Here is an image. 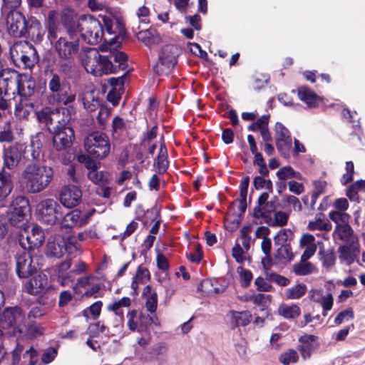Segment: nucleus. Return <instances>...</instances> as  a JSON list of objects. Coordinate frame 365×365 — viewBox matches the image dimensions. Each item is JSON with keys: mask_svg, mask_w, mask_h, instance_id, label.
<instances>
[{"mask_svg": "<svg viewBox=\"0 0 365 365\" xmlns=\"http://www.w3.org/2000/svg\"><path fill=\"white\" fill-rule=\"evenodd\" d=\"M317 245L313 235L308 232L302 234L299 241V247L304 250L301 255L302 259H309L317 252Z\"/></svg>", "mask_w": 365, "mask_h": 365, "instance_id": "4be33fe9", "label": "nucleus"}, {"mask_svg": "<svg viewBox=\"0 0 365 365\" xmlns=\"http://www.w3.org/2000/svg\"><path fill=\"white\" fill-rule=\"evenodd\" d=\"M143 295L146 298L145 307L148 311L151 313L155 312L158 305L157 293L151 291L150 286H146L143 289Z\"/></svg>", "mask_w": 365, "mask_h": 365, "instance_id": "58836bf2", "label": "nucleus"}, {"mask_svg": "<svg viewBox=\"0 0 365 365\" xmlns=\"http://www.w3.org/2000/svg\"><path fill=\"white\" fill-rule=\"evenodd\" d=\"M123 317H116L115 322L109 327L101 324L100 322L90 326L91 331H99L105 335L110 336H118L122 338L123 333Z\"/></svg>", "mask_w": 365, "mask_h": 365, "instance_id": "aec40b11", "label": "nucleus"}, {"mask_svg": "<svg viewBox=\"0 0 365 365\" xmlns=\"http://www.w3.org/2000/svg\"><path fill=\"white\" fill-rule=\"evenodd\" d=\"M271 299H272V297L269 294H252V302L256 305L265 306L267 304L270 302Z\"/></svg>", "mask_w": 365, "mask_h": 365, "instance_id": "338daca9", "label": "nucleus"}, {"mask_svg": "<svg viewBox=\"0 0 365 365\" xmlns=\"http://www.w3.org/2000/svg\"><path fill=\"white\" fill-rule=\"evenodd\" d=\"M14 62H21L24 67L33 66L38 60L35 48L27 41H17L10 48Z\"/></svg>", "mask_w": 365, "mask_h": 365, "instance_id": "6e6552de", "label": "nucleus"}, {"mask_svg": "<svg viewBox=\"0 0 365 365\" xmlns=\"http://www.w3.org/2000/svg\"><path fill=\"white\" fill-rule=\"evenodd\" d=\"M353 232V230L349 223H344L336 226L334 231V235L337 236L343 241L347 242L350 240Z\"/></svg>", "mask_w": 365, "mask_h": 365, "instance_id": "a19ab883", "label": "nucleus"}, {"mask_svg": "<svg viewBox=\"0 0 365 365\" xmlns=\"http://www.w3.org/2000/svg\"><path fill=\"white\" fill-rule=\"evenodd\" d=\"M81 197V191L77 186L68 185L61 189L59 199L64 207L71 208L80 203Z\"/></svg>", "mask_w": 365, "mask_h": 365, "instance_id": "6ab92c4d", "label": "nucleus"}, {"mask_svg": "<svg viewBox=\"0 0 365 365\" xmlns=\"http://www.w3.org/2000/svg\"><path fill=\"white\" fill-rule=\"evenodd\" d=\"M308 297L311 301L322 306L323 316H326L327 312L332 309L334 297L329 292H324L322 289H312L309 291Z\"/></svg>", "mask_w": 365, "mask_h": 365, "instance_id": "412c9836", "label": "nucleus"}, {"mask_svg": "<svg viewBox=\"0 0 365 365\" xmlns=\"http://www.w3.org/2000/svg\"><path fill=\"white\" fill-rule=\"evenodd\" d=\"M58 112H54V110H51L50 108L46 107L42 108L40 111L36 113V118L41 123H43L46 125H52L56 123L55 118Z\"/></svg>", "mask_w": 365, "mask_h": 365, "instance_id": "ea45409f", "label": "nucleus"}, {"mask_svg": "<svg viewBox=\"0 0 365 365\" xmlns=\"http://www.w3.org/2000/svg\"><path fill=\"white\" fill-rule=\"evenodd\" d=\"M19 73L15 71L4 70L0 74V96L9 99L16 93Z\"/></svg>", "mask_w": 365, "mask_h": 365, "instance_id": "f8f14e48", "label": "nucleus"}, {"mask_svg": "<svg viewBox=\"0 0 365 365\" xmlns=\"http://www.w3.org/2000/svg\"><path fill=\"white\" fill-rule=\"evenodd\" d=\"M307 229L310 231H329L331 229V225L329 223L324 222L320 217H318L308 223Z\"/></svg>", "mask_w": 365, "mask_h": 365, "instance_id": "3c124183", "label": "nucleus"}, {"mask_svg": "<svg viewBox=\"0 0 365 365\" xmlns=\"http://www.w3.org/2000/svg\"><path fill=\"white\" fill-rule=\"evenodd\" d=\"M150 11L145 6L140 7L136 12V18L133 20V30L137 32L138 29H141V25H147L150 22Z\"/></svg>", "mask_w": 365, "mask_h": 365, "instance_id": "473e14b6", "label": "nucleus"}, {"mask_svg": "<svg viewBox=\"0 0 365 365\" xmlns=\"http://www.w3.org/2000/svg\"><path fill=\"white\" fill-rule=\"evenodd\" d=\"M82 62L86 71L96 76L115 72L112 62L107 56L101 55L96 48L86 51Z\"/></svg>", "mask_w": 365, "mask_h": 365, "instance_id": "39448f33", "label": "nucleus"}, {"mask_svg": "<svg viewBox=\"0 0 365 365\" xmlns=\"http://www.w3.org/2000/svg\"><path fill=\"white\" fill-rule=\"evenodd\" d=\"M130 305V299L128 297H123L118 301L108 305L107 309L114 312L115 317H123V312L120 311L121 307H128Z\"/></svg>", "mask_w": 365, "mask_h": 365, "instance_id": "37998d69", "label": "nucleus"}, {"mask_svg": "<svg viewBox=\"0 0 365 365\" xmlns=\"http://www.w3.org/2000/svg\"><path fill=\"white\" fill-rule=\"evenodd\" d=\"M339 258L345 261L348 264L352 263L355 259V255L350 247L341 246L339 249Z\"/></svg>", "mask_w": 365, "mask_h": 365, "instance_id": "5fc2aeb1", "label": "nucleus"}, {"mask_svg": "<svg viewBox=\"0 0 365 365\" xmlns=\"http://www.w3.org/2000/svg\"><path fill=\"white\" fill-rule=\"evenodd\" d=\"M277 175L280 180H287L291 178H299V173H296L292 167L290 166H284L280 168L277 173Z\"/></svg>", "mask_w": 365, "mask_h": 365, "instance_id": "4d7b16f0", "label": "nucleus"}, {"mask_svg": "<svg viewBox=\"0 0 365 365\" xmlns=\"http://www.w3.org/2000/svg\"><path fill=\"white\" fill-rule=\"evenodd\" d=\"M293 272L297 275L304 276L317 272V269L314 264L308 262V259L304 260L301 257L300 262L294 264Z\"/></svg>", "mask_w": 365, "mask_h": 365, "instance_id": "f704fd0d", "label": "nucleus"}, {"mask_svg": "<svg viewBox=\"0 0 365 365\" xmlns=\"http://www.w3.org/2000/svg\"><path fill=\"white\" fill-rule=\"evenodd\" d=\"M103 303L101 301H97L91 304L87 309L84 310V316L88 318L91 315L93 319H96L101 312Z\"/></svg>", "mask_w": 365, "mask_h": 365, "instance_id": "864d4df0", "label": "nucleus"}, {"mask_svg": "<svg viewBox=\"0 0 365 365\" xmlns=\"http://www.w3.org/2000/svg\"><path fill=\"white\" fill-rule=\"evenodd\" d=\"M299 359L297 352L294 349H289L282 353L279 357V361L284 365H289L291 363H296Z\"/></svg>", "mask_w": 365, "mask_h": 365, "instance_id": "603ef678", "label": "nucleus"}, {"mask_svg": "<svg viewBox=\"0 0 365 365\" xmlns=\"http://www.w3.org/2000/svg\"><path fill=\"white\" fill-rule=\"evenodd\" d=\"M54 112H58L55 120L59 125L58 126H66L65 125L73 119L76 115V108L73 106L56 108Z\"/></svg>", "mask_w": 365, "mask_h": 365, "instance_id": "c85d7f7f", "label": "nucleus"}, {"mask_svg": "<svg viewBox=\"0 0 365 365\" xmlns=\"http://www.w3.org/2000/svg\"><path fill=\"white\" fill-rule=\"evenodd\" d=\"M128 128V123L122 118L115 116L112 120L110 134L113 139H118L124 135Z\"/></svg>", "mask_w": 365, "mask_h": 365, "instance_id": "72a5a7b5", "label": "nucleus"}, {"mask_svg": "<svg viewBox=\"0 0 365 365\" xmlns=\"http://www.w3.org/2000/svg\"><path fill=\"white\" fill-rule=\"evenodd\" d=\"M26 330L28 334L32 337H37L43 334V329L42 327L36 323H32L29 325L26 324L24 330Z\"/></svg>", "mask_w": 365, "mask_h": 365, "instance_id": "e2e57ef3", "label": "nucleus"}, {"mask_svg": "<svg viewBox=\"0 0 365 365\" xmlns=\"http://www.w3.org/2000/svg\"><path fill=\"white\" fill-rule=\"evenodd\" d=\"M228 316L230 317L231 322L237 327L246 326L252 320V314L249 311H231Z\"/></svg>", "mask_w": 365, "mask_h": 365, "instance_id": "c9c22d12", "label": "nucleus"}, {"mask_svg": "<svg viewBox=\"0 0 365 365\" xmlns=\"http://www.w3.org/2000/svg\"><path fill=\"white\" fill-rule=\"evenodd\" d=\"M300 344L298 349L301 353L302 358L308 359L312 352L317 348L318 342L317 337L314 335H307L299 339Z\"/></svg>", "mask_w": 365, "mask_h": 365, "instance_id": "cd10ccee", "label": "nucleus"}, {"mask_svg": "<svg viewBox=\"0 0 365 365\" xmlns=\"http://www.w3.org/2000/svg\"><path fill=\"white\" fill-rule=\"evenodd\" d=\"M48 88L50 92L48 100L51 104L68 105L76 99V93L71 91L69 84L62 80L57 73H51L48 82Z\"/></svg>", "mask_w": 365, "mask_h": 365, "instance_id": "20e7f679", "label": "nucleus"}, {"mask_svg": "<svg viewBox=\"0 0 365 365\" xmlns=\"http://www.w3.org/2000/svg\"><path fill=\"white\" fill-rule=\"evenodd\" d=\"M274 138L277 149L284 158H289L292 140L289 130L281 123H277L274 128Z\"/></svg>", "mask_w": 365, "mask_h": 365, "instance_id": "ddd939ff", "label": "nucleus"}, {"mask_svg": "<svg viewBox=\"0 0 365 365\" xmlns=\"http://www.w3.org/2000/svg\"><path fill=\"white\" fill-rule=\"evenodd\" d=\"M336 262V256L332 251H326L322 252V263L326 267H331Z\"/></svg>", "mask_w": 365, "mask_h": 365, "instance_id": "0e129e2a", "label": "nucleus"}, {"mask_svg": "<svg viewBox=\"0 0 365 365\" xmlns=\"http://www.w3.org/2000/svg\"><path fill=\"white\" fill-rule=\"evenodd\" d=\"M47 282V276L44 274H38L25 282L24 290L30 294H36L44 289Z\"/></svg>", "mask_w": 365, "mask_h": 365, "instance_id": "393cba45", "label": "nucleus"}, {"mask_svg": "<svg viewBox=\"0 0 365 365\" xmlns=\"http://www.w3.org/2000/svg\"><path fill=\"white\" fill-rule=\"evenodd\" d=\"M84 148L86 152L93 158L103 159L110 153V143L108 137L103 133L92 132L84 139Z\"/></svg>", "mask_w": 365, "mask_h": 365, "instance_id": "423d86ee", "label": "nucleus"}, {"mask_svg": "<svg viewBox=\"0 0 365 365\" xmlns=\"http://www.w3.org/2000/svg\"><path fill=\"white\" fill-rule=\"evenodd\" d=\"M63 25L68 34L79 32L83 39L89 44H97L103 39L102 25L92 16L82 15L77 21L66 20Z\"/></svg>", "mask_w": 365, "mask_h": 365, "instance_id": "7ed1b4c3", "label": "nucleus"}, {"mask_svg": "<svg viewBox=\"0 0 365 365\" xmlns=\"http://www.w3.org/2000/svg\"><path fill=\"white\" fill-rule=\"evenodd\" d=\"M14 140V135L11 130L10 123H6L4 130L0 131V143H10Z\"/></svg>", "mask_w": 365, "mask_h": 365, "instance_id": "69168bd1", "label": "nucleus"}, {"mask_svg": "<svg viewBox=\"0 0 365 365\" xmlns=\"http://www.w3.org/2000/svg\"><path fill=\"white\" fill-rule=\"evenodd\" d=\"M306 292L307 286L304 284H298L287 289L286 297L290 299H297L302 297Z\"/></svg>", "mask_w": 365, "mask_h": 365, "instance_id": "de8ad7c7", "label": "nucleus"}, {"mask_svg": "<svg viewBox=\"0 0 365 365\" xmlns=\"http://www.w3.org/2000/svg\"><path fill=\"white\" fill-rule=\"evenodd\" d=\"M11 175L2 169L0 171V207L5 205L6 200L13 190Z\"/></svg>", "mask_w": 365, "mask_h": 365, "instance_id": "5701e85b", "label": "nucleus"}, {"mask_svg": "<svg viewBox=\"0 0 365 365\" xmlns=\"http://www.w3.org/2000/svg\"><path fill=\"white\" fill-rule=\"evenodd\" d=\"M281 246L277 249L274 257L278 261H291L294 258L292 248L289 245L280 244Z\"/></svg>", "mask_w": 365, "mask_h": 365, "instance_id": "79ce46f5", "label": "nucleus"}, {"mask_svg": "<svg viewBox=\"0 0 365 365\" xmlns=\"http://www.w3.org/2000/svg\"><path fill=\"white\" fill-rule=\"evenodd\" d=\"M34 110V103L28 98H19L14 108V115L19 120L27 119Z\"/></svg>", "mask_w": 365, "mask_h": 365, "instance_id": "bb28decb", "label": "nucleus"}, {"mask_svg": "<svg viewBox=\"0 0 365 365\" xmlns=\"http://www.w3.org/2000/svg\"><path fill=\"white\" fill-rule=\"evenodd\" d=\"M73 34L61 36L54 41L56 38L55 31L51 27L48 29V38L53 51L58 58L57 67L61 73L67 74L71 71L73 58L79 51V40L73 37Z\"/></svg>", "mask_w": 365, "mask_h": 365, "instance_id": "f257e3e1", "label": "nucleus"}, {"mask_svg": "<svg viewBox=\"0 0 365 365\" xmlns=\"http://www.w3.org/2000/svg\"><path fill=\"white\" fill-rule=\"evenodd\" d=\"M254 186L257 190L265 187L270 192H272V183L270 180H266L260 176L254 178Z\"/></svg>", "mask_w": 365, "mask_h": 365, "instance_id": "680f3d73", "label": "nucleus"}, {"mask_svg": "<svg viewBox=\"0 0 365 365\" xmlns=\"http://www.w3.org/2000/svg\"><path fill=\"white\" fill-rule=\"evenodd\" d=\"M38 269H39V264L36 256H33L31 253L24 252L17 257L16 272L19 277H27Z\"/></svg>", "mask_w": 365, "mask_h": 365, "instance_id": "2eb2a0df", "label": "nucleus"}, {"mask_svg": "<svg viewBox=\"0 0 365 365\" xmlns=\"http://www.w3.org/2000/svg\"><path fill=\"white\" fill-rule=\"evenodd\" d=\"M149 279L150 274L148 270L143 267H138L131 283V288L133 290V294H137L139 285L145 284L149 280Z\"/></svg>", "mask_w": 365, "mask_h": 365, "instance_id": "e433bc0d", "label": "nucleus"}, {"mask_svg": "<svg viewBox=\"0 0 365 365\" xmlns=\"http://www.w3.org/2000/svg\"><path fill=\"white\" fill-rule=\"evenodd\" d=\"M278 313L285 319H295L300 315L301 309L294 304H282L278 307Z\"/></svg>", "mask_w": 365, "mask_h": 365, "instance_id": "4c0bfd02", "label": "nucleus"}, {"mask_svg": "<svg viewBox=\"0 0 365 365\" xmlns=\"http://www.w3.org/2000/svg\"><path fill=\"white\" fill-rule=\"evenodd\" d=\"M108 173L103 171L92 170L88 173V178L98 185H105L108 182Z\"/></svg>", "mask_w": 365, "mask_h": 365, "instance_id": "c03bdc74", "label": "nucleus"}, {"mask_svg": "<svg viewBox=\"0 0 365 365\" xmlns=\"http://www.w3.org/2000/svg\"><path fill=\"white\" fill-rule=\"evenodd\" d=\"M237 272L240 276V280L242 287H248L252 279V272L250 270L243 268L242 267H238L237 269Z\"/></svg>", "mask_w": 365, "mask_h": 365, "instance_id": "6e6d98bb", "label": "nucleus"}, {"mask_svg": "<svg viewBox=\"0 0 365 365\" xmlns=\"http://www.w3.org/2000/svg\"><path fill=\"white\" fill-rule=\"evenodd\" d=\"M6 25L9 33L15 37L23 36L26 34V19L19 11H12L9 13L6 19Z\"/></svg>", "mask_w": 365, "mask_h": 365, "instance_id": "a211bd4d", "label": "nucleus"}, {"mask_svg": "<svg viewBox=\"0 0 365 365\" xmlns=\"http://www.w3.org/2000/svg\"><path fill=\"white\" fill-rule=\"evenodd\" d=\"M167 156V149L164 145L161 144L159 148V153L157 158L158 169V171L161 173H165L168 166Z\"/></svg>", "mask_w": 365, "mask_h": 365, "instance_id": "49530a36", "label": "nucleus"}, {"mask_svg": "<svg viewBox=\"0 0 365 365\" xmlns=\"http://www.w3.org/2000/svg\"><path fill=\"white\" fill-rule=\"evenodd\" d=\"M354 318V312L351 308H349L339 313L334 319V322L336 325H339L343 322H348Z\"/></svg>", "mask_w": 365, "mask_h": 365, "instance_id": "bf43d9fd", "label": "nucleus"}, {"mask_svg": "<svg viewBox=\"0 0 365 365\" xmlns=\"http://www.w3.org/2000/svg\"><path fill=\"white\" fill-rule=\"evenodd\" d=\"M0 327L2 329L13 328L24 331L26 318L20 307H8L0 314Z\"/></svg>", "mask_w": 365, "mask_h": 365, "instance_id": "9d476101", "label": "nucleus"}, {"mask_svg": "<svg viewBox=\"0 0 365 365\" xmlns=\"http://www.w3.org/2000/svg\"><path fill=\"white\" fill-rule=\"evenodd\" d=\"M108 82L113 88L108 92L107 99L108 101L111 102L113 106H116L120 98L119 90H120L123 86V78H111L108 80Z\"/></svg>", "mask_w": 365, "mask_h": 365, "instance_id": "2f4dec72", "label": "nucleus"}, {"mask_svg": "<svg viewBox=\"0 0 365 365\" xmlns=\"http://www.w3.org/2000/svg\"><path fill=\"white\" fill-rule=\"evenodd\" d=\"M43 230L36 224L24 225L19 232V242L26 248L38 247L44 242Z\"/></svg>", "mask_w": 365, "mask_h": 365, "instance_id": "1a4fd4ad", "label": "nucleus"}, {"mask_svg": "<svg viewBox=\"0 0 365 365\" xmlns=\"http://www.w3.org/2000/svg\"><path fill=\"white\" fill-rule=\"evenodd\" d=\"M53 178L51 167L38 163H29L21 173V184L29 193L36 194L44 190Z\"/></svg>", "mask_w": 365, "mask_h": 365, "instance_id": "f03ea898", "label": "nucleus"}, {"mask_svg": "<svg viewBox=\"0 0 365 365\" xmlns=\"http://www.w3.org/2000/svg\"><path fill=\"white\" fill-rule=\"evenodd\" d=\"M35 87V81L31 76L19 74L16 93L19 96V98H28L34 94Z\"/></svg>", "mask_w": 365, "mask_h": 365, "instance_id": "b1692460", "label": "nucleus"}, {"mask_svg": "<svg viewBox=\"0 0 365 365\" xmlns=\"http://www.w3.org/2000/svg\"><path fill=\"white\" fill-rule=\"evenodd\" d=\"M66 251L65 240L61 235L51 237L47 244V253L48 255L59 258Z\"/></svg>", "mask_w": 365, "mask_h": 365, "instance_id": "a878e982", "label": "nucleus"}, {"mask_svg": "<svg viewBox=\"0 0 365 365\" xmlns=\"http://www.w3.org/2000/svg\"><path fill=\"white\" fill-rule=\"evenodd\" d=\"M179 48L175 45H165L159 54V63L157 64L158 73H168L175 65Z\"/></svg>", "mask_w": 365, "mask_h": 365, "instance_id": "9b49d317", "label": "nucleus"}, {"mask_svg": "<svg viewBox=\"0 0 365 365\" xmlns=\"http://www.w3.org/2000/svg\"><path fill=\"white\" fill-rule=\"evenodd\" d=\"M74 131L69 126H56L53 136V145L56 150H63L70 148L74 140Z\"/></svg>", "mask_w": 365, "mask_h": 365, "instance_id": "dca6fc26", "label": "nucleus"}, {"mask_svg": "<svg viewBox=\"0 0 365 365\" xmlns=\"http://www.w3.org/2000/svg\"><path fill=\"white\" fill-rule=\"evenodd\" d=\"M103 21L109 34H120L123 31V25L118 16H105L103 17Z\"/></svg>", "mask_w": 365, "mask_h": 365, "instance_id": "7c9ffc66", "label": "nucleus"}, {"mask_svg": "<svg viewBox=\"0 0 365 365\" xmlns=\"http://www.w3.org/2000/svg\"><path fill=\"white\" fill-rule=\"evenodd\" d=\"M287 220L288 215L285 212L278 211L274 214V218L269 217L265 222L272 227H282L287 224Z\"/></svg>", "mask_w": 365, "mask_h": 365, "instance_id": "a18cd8bd", "label": "nucleus"}, {"mask_svg": "<svg viewBox=\"0 0 365 365\" xmlns=\"http://www.w3.org/2000/svg\"><path fill=\"white\" fill-rule=\"evenodd\" d=\"M30 212L29 202L25 197H16L12 201L8 212L10 222L14 225L22 222Z\"/></svg>", "mask_w": 365, "mask_h": 365, "instance_id": "4468645a", "label": "nucleus"}, {"mask_svg": "<svg viewBox=\"0 0 365 365\" xmlns=\"http://www.w3.org/2000/svg\"><path fill=\"white\" fill-rule=\"evenodd\" d=\"M298 97L309 107L316 106L322 101L313 91L304 86L298 89Z\"/></svg>", "mask_w": 365, "mask_h": 365, "instance_id": "c756f323", "label": "nucleus"}, {"mask_svg": "<svg viewBox=\"0 0 365 365\" xmlns=\"http://www.w3.org/2000/svg\"><path fill=\"white\" fill-rule=\"evenodd\" d=\"M43 135L37 134L31 138V155L33 158H38L40 155L41 149L43 148L42 138Z\"/></svg>", "mask_w": 365, "mask_h": 365, "instance_id": "09e8293b", "label": "nucleus"}, {"mask_svg": "<svg viewBox=\"0 0 365 365\" xmlns=\"http://www.w3.org/2000/svg\"><path fill=\"white\" fill-rule=\"evenodd\" d=\"M24 154V148L23 145L14 144L5 147L3 150V161L4 168H6L9 170H13L16 168L19 163L21 162Z\"/></svg>", "mask_w": 365, "mask_h": 365, "instance_id": "f3484780", "label": "nucleus"}, {"mask_svg": "<svg viewBox=\"0 0 365 365\" xmlns=\"http://www.w3.org/2000/svg\"><path fill=\"white\" fill-rule=\"evenodd\" d=\"M268 124V117L267 116H262L259 118L256 122L251 124L248 129L252 131L261 130L265 126H267Z\"/></svg>", "mask_w": 365, "mask_h": 365, "instance_id": "774afa93", "label": "nucleus"}, {"mask_svg": "<svg viewBox=\"0 0 365 365\" xmlns=\"http://www.w3.org/2000/svg\"><path fill=\"white\" fill-rule=\"evenodd\" d=\"M329 217L338 225L349 223L350 216L344 212L333 210L329 212Z\"/></svg>", "mask_w": 365, "mask_h": 365, "instance_id": "8fccbe9b", "label": "nucleus"}, {"mask_svg": "<svg viewBox=\"0 0 365 365\" xmlns=\"http://www.w3.org/2000/svg\"><path fill=\"white\" fill-rule=\"evenodd\" d=\"M293 232L289 229H284L280 230L274 237L275 243L284 244L288 240H292Z\"/></svg>", "mask_w": 365, "mask_h": 365, "instance_id": "052dcab7", "label": "nucleus"}, {"mask_svg": "<svg viewBox=\"0 0 365 365\" xmlns=\"http://www.w3.org/2000/svg\"><path fill=\"white\" fill-rule=\"evenodd\" d=\"M80 210H74L67 213L63 218V224L66 227H77Z\"/></svg>", "mask_w": 365, "mask_h": 365, "instance_id": "13d9d810", "label": "nucleus"}, {"mask_svg": "<svg viewBox=\"0 0 365 365\" xmlns=\"http://www.w3.org/2000/svg\"><path fill=\"white\" fill-rule=\"evenodd\" d=\"M61 205L53 199L47 198L40 201L36 206L35 215L41 223L55 225L62 217Z\"/></svg>", "mask_w": 365, "mask_h": 365, "instance_id": "0eeeda50", "label": "nucleus"}]
</instances>
